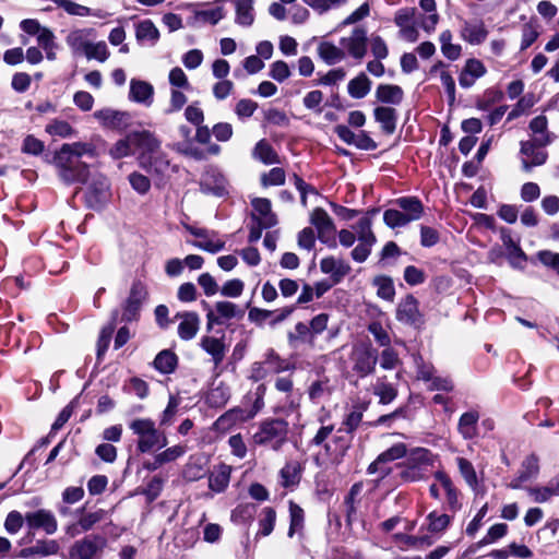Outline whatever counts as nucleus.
<instances>
[{"instance_id": "nucleus-1", "label": "nucleus", "mask_w": 559, "mask_h": 559, "mask_svg": "<svg viewBox=\"0 0 559 559\" xmlns=\"http://www.w3.org/2000/svg\"><path fill=\"white\" fill-rule=\"evenodd\" d=\"M96 147L90 142H74L63 144L56 152L53 162L59 169L60 178L67 183L87 182L88 166L81 160L82 157L95 158Z\"/></svg>"}, {"instance_id": "nucleus-2", "label": "nucleus", "mask_w": 559, "mask_h": 559, "mask_svg": "<svg viewBox=\"0 0 559 559\" xmlns=\"http://www.w3.org/2000/svg\"><path fill=\"white\" fill-rule=\"evenodd\" d=\"M96 31L91 27L73 28L66 36V44L74 57L105 62L110 52L104 40L95 41Z\"/></svg>"}, {"instance_id": "nucleus-3", "label": "nucleus", "mask_w": 559, "mask_h": 559, "mask_svg": "<svg viewBox=\"0 0 559 559\" xmlns=\"http://www.w3.org/2000/svg\"><path fill=\"white\" fill-rule=\"evenodd\" d=\"M129 429L136 437V450L140 453H151L168 444L164 431H160L151 418H134L129 423Z\"/></svg>"}, {"instance_id": "nucleus-4", "label": "nucleus", "mask_w": 559, "mask_h": 559, "mask_svg": "<svg viewBox=\"0 0 559 559\" xmlns=\"http://www.w3.org/2000/svg\"><path fill=\"white\" fill-rule=\"evenodd\" d=\"M155 144L140 152V166L148 174L156 177V183L163 182L171 174L177 171V166L171 165L167 155L160 150V141L154 136Z\"/></svg>"}, {"instance_id": "nucleus-5", "label": "nucleus", "mask_w": 559, "mask_h": 559, "mask_svg": "<svg viewBox=\"0 0 559 559\" xmlns=\"http://www.w3.org/2000/svg\"><path fill=\"white\" fill-rule=\"evenodd\" d=\"M397 209H389L383 214V221L390 228L403 227L418 221L424 213L423 203L415 197H403L395 200Z\"/></svg>"}, {"instance_id": "nucleus-6", "label": "nucleus", "mask_w": 559, "mask_h": 559, "mask_svg": "<svg viewBox=\"0 0 559 559\" xmlns=\"http://www.w3.org/2000/svg\"><path fill=\"white\" fill-rule=\"evenodd\" d=\"M288 425L283 419H271L261 423L252 440L255 445L280 450L287 439Z\"/></svg>"}, {"instance_id": "nucleus-7", "label": "nucleus", "mask_w": 559, "mask_h": 559, "mask_svg": "<svg viewBox=\"0 0 559 559\" xmlns=\"http://www.w3.org/2000/svg\"><path fill=\"white\" fill-rule=\"evenodd\" d=\"M154 144V135L148 131L132 132L126 138L117 141L110 147L109 155L115 159H120L131 155L133 146H136L140 152H142L143 148L151 150L150 147H152Z\"/></svg>"}, {"instance_id": "nucleus-8", "label": "nucleus", "mask_w": 559, "mask_h": 559, "mask_svg": "<svg viewBox=\"0 0 559 559\" xmlns=\"http://www.w3.org/2000/svg\"><path fill=\"white\" fill-rule=\"evenodd\" d=\"M186 229L195 238L194 240H188V242L200 250L214 254L225 248V239L215 230L198 228L190 225H187Z\"/></svg>"}, {"instance_id": "nucleus-9", "label": "nucleus", "mask_w": 559, "mask_h": 559, "mask_svg": "<svg viewBox=\"0 0 559 559\" xmlns=\"http://www.w3.org/2000/svg\"><path fill=\"white\" fill-rule=\"evenodd\" d=\"M340 45L345 51V56L348 55L360 61L367 53L368 36L366 28L355 27L349 35L341 38Z\"/></svg>"}, {"instance_id": "nucleus-10", "label": "nucleus", "mask_w": 559, "mask_h": 559, "mask_svg": "<svg viewBox=\"0 0 559 559\" xmlns=\"http://www.w3.org/2000/svg\"><path fill=\"white\" fill-rule=\"evenodd\" d=\"M350 360L353 362V370L360 377L371 373L377 364L376 355L370 345L366 343H358L353 346Z\"/></svg>"}, {"instance_id": "nucleus-11", "label": "nucleus", "mask_w": 559, "mask_h": 559, "mask_svg": "<svg viewBox=\"0 0 559 559\" xmlns=\"http://www.w3.org/2000/svg\"><path fill=\"white\" fill-rule=\"evenodd\" d=\"M243 310L230 301L222 300L214 304L212 309L206 313L207 329H212L214 324H223L228 320L241 318Z\"/></svg>"}, {"instance_id": "nucleus-12", "label": "nucleus", "mask_w": 559, "mask_h": 559, "mask_svg": "<svg viewBox=\"0 0 559 559\" xmlns=\"http://www.w3.org/2000/svg\"><path fill=\"white\" fill-rule=\"evenodd\" d=\"M536 142L522 141L520 147V158L522 169L525 173L532 171L536 166H542L547 160V153L540 148Z\"/></svg>"}, {"instance_id": "nucleus-13", "label": "nucleus", "mask_w": 559, "mask_h": 559, "mask_svg": "<svg viewBox=\"0 0 559 559\" xmlns=\"http://www.w3.org/2000/svg\"><path fill=\"white\" fill-rule=\"evenodd\" d=\"M146 297V286L142 282H134L123 307L122 319L128 322L136 320L141 306L145 301Z\"/></svg>"}, {"instance_id": "nucleus-14", "label": "nucleus", "mask_w": 559, "mask_h": 559, "mask_svg": "<svg viewBox=\"0 0 559 559\" xmlns=\"http://www.w3.org/2000/svg\"><path fill=\"white\" fill-rule=\"evenodd\" d=\"M25 521L31 530L40 528L48 535L55 534L58 528L56 516L45 509L26 513Z\"/></svg>"}, {"instance_id": "nucleus-15", "label": "nucleus", "mask_w": 559, "mask_h": 559, "mask_svg": "<svg viewBox=\"0 0 559 559\" xmlns=\"http://www.w3.org/2000/svg\"><path fill=\"white\" fill-rule=\"evenodd\" d=\"M337 136L346 144L354 145L360 150H374L376 142L364 131L353 132L348 127L338 124L334 129Z\"/></svg>"}, {"instance_id": "nucleus-16", "label": "nucleus", "mask_w": 559, "mask_h": 559, "mask_svg": "<svg viewBox=\"0 0 559 559\" xmlns=\"http://www.w3.org/2000/svg\"><path fill=\"white\" fill-rule=\"evenodd\" d=\"M95 119L104 127L115 130H123L129 126V115L110 108H104L94 112Z\"/></svg>"}, {"instance_id": "nucleus-17", "label": "nucleus", "mask_w": 559, "mask_h": 559, "mask_svg": "<svg viewBox=\"0 0 559 559\" xmlns=\"http://www.w3.org/2000/svg\"><path fill=\"white\" fill-rule=\"evenodd\" d=\"M310 223L316 227L318 238L322 242H328V240L333 237L335 233V225L326 211L322 207H316L311 212Z\"/></svg>"}, {"instance_id": "nucleus-18", "label": "nucleus", "mask_w": 559, "mask_h": 559, "mask_svg": "<svg viewBox=\"0 0 559 559\" xmlns=\"http://www.w3.org/2000/svg\"><path fill=\"white\" fill-rule=\"evenodd\" d=\"M396 319L409 325H417L421 322V314L418 309L417 299L407 295L397 306L396 309Z\"/></svg>"}, {"instance_id": "nucleus-19", "label": "nucleus", "mask_w": 559, "mask_h": 559, "mask_svg": "<svg viewBox=\"0 0 559 559\" xmlns=\"http://www.w3.org/2000/svg\"><path fill=\"white\" fill-rule=\"evenodd\" d=\"M322 273L330 275L333 284L340 283L349 272V264L335 257L323 258L320 262Z\"/></svg>"}, {"instance_id": "nucleus-20", "label": "nucleus", "mask_w": 559, "mask_h": 559, "mask_svg": "<svg viewBox=\"0 0 559 559\" xmlns=\"http://www.w3.org/2000/svg\"><path fill=\"white\" fill-rule=\"evenodd\" d=\"M253 207V218L264 228H271L277 224V217L272 212L271 201L265 198H255L251 202Z\"/></svg>"}, {"instance_id": "nucleus-21", "label": "nucleus", "mask_w": 559, "mask_h": 559, "mask_svg": "<svg viewBox=\"0 0 559 559\" xmlns=\"http://www.w3.org/2000/svg\"><path fill=\"white\" fill-rule=\"evenodd\" d=\"M105 545V539L99 536L86 537L74 544L71 555L80 559H92Z\"/></svg>"}, {"instance_id": "nucleus-22", "label": "nucleus", "mask_w": 559, "mask_h": 559, "mask_svg": "<svg viewBox=\"0 0 559 559\" xmlns=\"http://www.w3.org/2000/svg\"><path fill=\"white\" fill-rule=\"evenodd\" d=\"M486 68L477 59H468L460 73L459 83L463 88L473 86L477 79L484 76Z\"/></svg>"}, {"instance_id": "nucleus-23", "label": "nucleus", "mask_w": 559, "mask_h": 559, "mask_svg": "<svg viewBox=\"0 0 559 559\" xmlns=\"http://www.w3.org/2000/svg\"><path fill=\"white\" fill-rule=\"evenodd\" d=\"M255 414L257 411H243L241 408H234L219 416L215 421V427L217 430L225 431L237 423H243L253 418Z\"/></svg>"}, {"instance_id": "nucleus-24", "label": "nucleus", "mask_w": 559, "mask_h": 559, "mask_svg": "<svg viewBox=\"0 0 559 559\" xmlns=\"http://www.w3.org/2000/svg\"><path fill=\"white\" fill-rule=\"evenodd\" d=\"M154 87L146 81L132 79L130 81L129 97L132 102L151 106L153 103Z\"/></svg>"}, {"instance_id": "nucleus-25", "label": "nucleus", "mask_w": 559, "mask_h": 559, "mask_svg": "<svg viewBox=\"0 0 559 559\" xmlns=\"http://www.w3.org/2000/svg\"><path fill=\"white\" fill-rule=\"evenodd\" d=\"M59 550V545L53 539H41L37 540L36 544L32 547H26L20 550V558H35V557H47L50 555H56Z\"/></svg>"}, {"instance_id": "nucleus-26", "label": "nucleus", "mask_w": 559, "mask_h": 559, "mask_svg": "<svg viewBox=\"0 0 559 559\" xmlns=\"http://www.w3.org/2000/svg\"><path fill=\"white\" fill-rule=\"evenodd\" d=\"M354 436L344 428H338L331 443L325 444L326 452L335 455L336 457H344L352 445Z\"/></svg>"}, {"instance_id": "nucleus-27", "label": "nucleus", "mask_w": 559, "mask_h": 559, "mask_svg": "<svg viewBox=\"0 0 559 559\" xmlns=\"http://www.w3.org/2000/svg\"><path fill=\"white\" fill-rule=\"evenodd\" d=\"M530 130L532 131V142H536L538 146H546L551 143L552 136L548 131V120L546 116L539 115L533 118L530 122Z\"/></svg>"}, {"instance_id": "nucleus-28", "label": "nucleus", "mask_w": 559, "mask_h": 559, "mask_svg": "<svg viewBox=\"0 0 559 559\" xmlns=\"http://www.w3.org/2000/svg\"><path fill=\"white\" fill-rule=\"evenodd\" d=\"M177 318L181 319L178 326V335L181 340H192L200 329V318L195 312L178 313Z\"/></svg>"}, {"instance_id": "nucleus-29", "label": "nucleus", "mask_w": 559, "mask_h": 559, "mask_svg": "<svg viewBox=\"0 0 559 559\" xmlns=\"http://www.w3.org/2000/svg\"><path fill=\"white\" fill-rule=\"evenodd\" d=\"M406 452L407 450L404 443L392 445L390 449L379 454L378 457L368 466V474L374 475L378 472L379 465L401 459L406 455Z\"/></svg>"}, {"instance_id": "nucleus-30", "label": "nucleus", "mask_w": 559, "mask_h": 559, "mask_svg": "<svg viewBox=\"0 0 559 559\" xmlns=\"http://www.w3.org/2000/svg\"><path fill=\"white\" fill-rule=\"evenodd\" d=\"M201 347L212 357L215 366L222 364L226 355V346L222 338L213 336H203L200 343Z\"/></svg>"}, {"instance_id": "nucleus-31", "label": "nucleus", "mask_w": 559, "mask_h": 559, "mask_svg": "<svg viewBox=\"0 0 559 559\" xmlns=\"http://www.w3.org/2000/svg\"><path fill=\"white\" fill-rule=\"evenodd\" d=\"M230 466L221 464L211 473L209 477V487L215 492H223L230 480Z\"/></svg>"}, {"instance_id": "nucleus-32", "label": "nucleus", "mask_w": 559, "mask_h": 559, "mask_svg": "<svg viewBox=\"0 0 559 559\" xmlns=\"http://www.w3.org/2000/svg\"><path fill=\"white\" fill-rule=\"evenodd\" d=\"M478 419L479 414L475 411L466 412L461 415L457 424V430L464 439L468 440L477 436Z\"/></svg>"}, {"instance_id": "nucleus-33", "label": "nucleus", "mask_w": 559, "mask_h": 559, "mask_svg": "<svg viewBox=\"0 0 559 559\" xmlns=\"http://www.w3.org/2000/svg\"><path fill=\"white\" fill-rule=\"evenodd\" d=\"M376 213V210L368 212L362 216L357 224L353 226L354 233L359 242L376 243V236L371 229L372 218L371 214Z\"/></svg>"}, {"instance_id": "nucleus-34", "label": "nucleus", "mask_w": 559, "mask_h": 559, "mask_svg": "<svg viewBox=\"0 0 559 559\" xmlns=\"http://www.w3.org/2000/svg\"><path fill=\"white\" fill-rule=\"evenodd\" d=\"M318 55L326 64H335L345 59V51L331 41H321L318 45Z\"/></svg>"}, {"instance_id": "nucleus-35", "label": "nucleus", "mask_w": 559, "mask_h": 559, "mask_svg": "<svg viewBox=\"0 0 559 559\" xmlns=\"http://www.w3.org/2000/svg\"><path fill=\"white\" fill-rule=\"evenodd\" d=\"M374 119L381 124L386 134H392L396 129V110L391 107H377L373 111Z\"/></svg>"}, {"instance_id": "nucleus-36", "label": "nucleus", "mask_w": 559, "mask_h": 559, "mask_svg": "<svg viewBox=\"0 0 559 559\" xmlns=\"http://www.w3.org/2000/svg\"><path fill=\"white\" fill-rule=\"evenodd\" d=\"M419 5L425 12L428 13V15L421 17L419 25L425 32L431 33L435 31L436 25L439 22V15L437 13L436 1L435 0H420Z\"/></svg>"}, {"instance_id": "nucleus-37", "label": "nucleus", "mask_w": 559, "mask_h": 559, "mask_svg": "<svg viewBox=\"0 0 559 559\" xmlns=\"http://www.w3.org/2000/svg\"><path fill=\"white\" fill-rule=\"evenodd\" d=\"M403 90L397 85L381 84L377 87L376 97L378 100L397 105L403 99Z\"/></svg>"}, {"instance_id": "nucleus-38", "label": "nucleus", "mask_w": 559, "mask_h": 559, "mask_svg": "<svg viewBox=\"0 0 559 559\" xmlns=\"http://www.w3.org/2000/svg\"><path fill=\"white\" fill-rule=\"evenodd\" d=\"M488 35V32L483 23L468 24L466 23L462 28L461 36L463 39L472 45L481 44Z\"/></svg>"}, {"instance_id": "nucleus-39", "label": "nucleus", "mask_w": 559, "mask_h": 559, "mask_svg": "<svg viewBox=\"0 0 559 559\" xmlns=\"http://www.w3.org/2000/svg\"><path fill=\"white\" fill-rule=\"evenodd\" d=\"M371 88V81L368 79V76L365 73H360L356 78L352 79L348 82V94L353 98H362L365 97Z\"/></svg>"}, {"instance_id": "nucleus-40", "label": "nucleus", "mask_w": 559, "mask_h": 559, "mask_svg": "<svg viewBox=\"0 0 559 559\" xmlns=\"http://www.w3.org/2000/svg\"><path fill=\"white\" fill-rule=\"evenodd\" d=\"M225 16L224 8L214 5L209 9L194 11V20L198 23H209L215 25Z\"/></svg>"}, {"instance_id": "nucleus-41", "label": "nucleus", "mask_w": 559, "mask_h": 559, "mask_svg": "<svg viewBox=\"0 0 559 559\" xmlns=\"http://www.w3.org/2000/svg\"><path fill=\"white\" fill-rule=\"evenodd\" d=\"M373 394L379 397L381 404H389L396 397L397 390L393 384L388 383L384 378H380L373 385Z\"/></svg>"}, {"instance_id": "nucleus-42", "label": "nucleus", "mask_w": 559, "mask_h": 559, "mask_svg": "<svg viewBox=\"0 0 559 559\" xmlns=\"http://www.w3.org/2000/svg\"><path fill=\"white\" fill-rule=\"evenodd\" d=\"M135 37L138 40L155 44L159 38V32L152 21L144 20L136 25Z\"/></svg>"}, {"instance_id": "nucleus-43", "label": "nucleus", "mask_w": 559, "mask_h": 559, "mask_svg": "<svg viewBox=\"0 0 559 559\" xmlns=\"http://www.w3.org/2000/svg\"><path fill=\"white\" fill-rule=\"evenodd\" d=\"M253 157L266 165L278 163L276 152L265 140H261L255 144Z\"/></svg>"}, {"instance_id": "nucleus-44", "label": "nucleus", "mask_w": 559, "mask_h": 559, "mask_svg": "<svg viewBox=\"0 0 559 559\" xmlns=\"http://www.w3.org/2000/svg\"><path fill=\"white\" fill-rule=\"evenodd\" d=\"M206 473V468L202 459L191 456L183 468V477L189 481H195L202 478Z\"/></svg>"}, {"instance_id": "nucleus-45", "label": "nucleus", "mask_w": 559, "mask_h": 559, "mask_svg": "<svg viewBox=\"0 0 559 559\" xmlns=\"http://www.w3.org/2000/svg\"><path fill=\"white\" fill-rule=\"evenodd\" d=\"M252 0H236V22L249 26L253 22Z\"/></svg>"}, {"instance_id": "nucleus-46", "label": "nucleus", "mask_w": 559, "mask_h": 559, "mask_svg": "<svg viewBox=\"0 0 559 559\" xmlns=\"http://www.w3.org/2000/svg\"><path fill=\"white\" fill-rule=\"evenodd\" d=\"M501 240L508 250L510 261L513 265L518 262L525 261V253L522 251L520 246L514 242L509 231H501Z\"/></svg>"}, {"instance_id": "nucleus-47", "label": "nucleus", "mask_w": 559, "mask_h": 559, "mask_svg": "<svg viewBox=\"0 0 559 559\" xmlns=\"http://www.w3.org/2000/svg\"><path fill=\"white\" fill-rule=\"evenodd\" d=\"M45 131L52 136L60 138H72L76 134V131L64 120L55 119L50 121L46 127Z\"/></svg>"}, {"instance_id": "nucleus-48", "label": "nucleus", "mask_w": 559, "mask_h": 559, "mask_svg": "<svg viewBox=\"0 0 559 559\" xmlns=\"http://www.w3.org/2000/svg\"><path fill=\"white\" fill-rule=\"evenodd\" d=\"M456 463L459 467V472L465 483L472 488L475 489L478 486V479L476 471L473 464L465 457H456Z\"/></svg>"}, {"instance_id": "nucleus-49", "label": "nucleus", "mask_w": 559, "mask_h": 559, "mask_svg": "<svg viewBox=\"0 0 559 559\" xmlns=\"http://www.w3.org/2000/svg\"><path fill=\"white\" fill-rule=\"evenodd\" d=\"M154 366L163 373H170L176 369L177 356L170 350H163L156 356Z\"/></svg>"}, {"instance_id": "nucleus-50", "label": "nucleus", "mask_w": 559, "mask_h": 559, "mask_svg": "<svg viewBox=\"0 0 559 559\" xmlns=\"http://www.w3.org/2000/svg\"><path fill=\"white\" fill-rule=\"evenodd\" d=\"M53 3L58 7L63 9L68 14L70 15H76V16H88V15H95L99 16V14H95L92 12V10L85 5L79 4L76 2H73L71 0H52Z\"/></svg>"}, {"instance_id": "nucleus-51", "label": "nucleus", "mask_w": 559, "mask_h": 559, "mask_svg": "<svg viewBox=\"0 0 559 559\" xmlns=\"http://www.w3.org/2000/svg\"><path fill=\"white\" fill-rule=\"evenodd\" d=\"M276 512L274 511V509L270 507L264 508L261 512V519L259 521L260 528L258 535L269 536L274 530Z\"/></svg>"}, {"instance_id": "nucleus-52", "label": "nucleus", "mask_w": 559, "mask_h": 559, "mask_svg": "<svg viewBox=\"0 0 559 559\" xmlns=\"http://www.w3.org/2000/svg\"><path fill=\"white\" fill-rule=\"evenodd\" d=\"M373 285L377 287V295L385 300H393L395 289L393 282L388 276H378L373 280Z\"/></svg>"}, {"instance_id": "nucleus-53", "label": "nucleus", "mask_w": 559, "mask_h": 559, "mask_svg": "<svg viewBox=\"0 0 559 559\" xmlns=\"http://www.w3.org/2000/svg\"><path fill=\"white\" fill-rule=\"evenodd\" d=\"M290 525L288 536L293 537L295 533L300 532L304 527V510L295 502H289Z\"/></svg>"}, {"instance_id": "nucleus-54", "label": "nucleus", "mask_w": 559, "mask_h": 559, "mask_svg": "<svg viewBox=\"0 0 559 559\" xmlns=\"http://www.w3.org/2000/svg\"><path fill=\"white\" fill-rule=\"evenodd\" d=\"M107 516V511L98 509L93 512H86L81 515L78 525L82 531H90L95 524L104 521Z\"/></svg>"}, {"instance_id": "nucleus-55", "label": "nucleus", "mask_w": 559, "mask_h": 559, "mask_svg": "<svg viewBox=\"0 0 559 559\" xmlns=\"http://www.w3.org/2000/svg\"><path fill=\"white\" fill-rule=\"evenodd\" d=\"M282 485L284 487L295 486L300 479V468L297 463H287L281 469Z\"/></svg>"}, {"instance_id": "nucleus-56", "label": "nucleus", "mask_w": 559, "mask_h": 559, "mask_svg": "<svg viewBox=\"0 0 559 559\" xmlns=\"http://www.w3.org/2000/svg\"><path fill=\"white\" fill-rule=\"evenodd\" d=\"M428 530L432 533L443 532L450 524L451 518L445 513L430 512L427 515Z\"/></svg>"}, {"instance_id": "nucleus-57", "label": "nucleus", "mask_w": 559, "mask_h": 559, "mask_svg": "<svg viewBox=\"0 0 559 559\" xmlns=\"http://www.w3.org/2000/svg\"><path fill=\"white\" fill-rule=\"evenodd\" d=\"M539 473V461L538 457L534 454L528 455L521 465L519 474H521L522 479H532L535 478Z\"/></svg>"}, {"instance_id": "nucleus-58", "label": "nucleus", "mask_w": 559, "mask_h": 559, "mask_svg": "<svg viewBox=\"0 0 559 559\" xmlns=\"http://www.w3.org/2000/svg\"><path fill=\"white\" fill-rule=\"evenodd\" d=\"M527 493L532 498V500L536 503H544L549 501L552 497H555L552 486L550 481L545 486L538 487H527Z\"/></svg>"}, {"instance_id": "nucleus-59", "label": "nucleus", "mask_w": 559, "mask_h": 559, "mask_svg": "<svg viewBox=\"0 0 559 559\" xmlns=\"http://www.w3.org/2000/svg\"><path fill=\"white\" fill-rule=\"evenodd\" d=\"M169 83L171 88H178L182 91H190L191 85L189 83L188 76L183 72V70L179 67H176L170 70L168 75Z\"/></svg>"}, {"instance_id": "nucleus-60", "label": "nucleus", "mask_w": 559, "mask_h": 559, "mask_svg": "<svg viewBox=\"0 0 559 559\" xmlns=\"http://www.w3.org/2000/svg\"><path fill=\"white\" fill-rule=\"evenodd\" d=\"M431 453L426 449H416L407 457V464L425 468L431 465Z\"/></svg>"}, {"instance_id": "nucleus-61", "label": "nucleus", "mask_w": 559, "mask_h": 559, "mask_svg": "<svg viewBox=\"0 0 559 559\" xmlns=\"http://www.w3.org/2000/svg\"><path fill=\"white\" fill-rule=\"evenodd\" d=\"M401 365L399 354L389 346H386L380 355V366L385 370H391Z\"/></svg>"}, {"instance_id": "nucleus-62", "label": "nucleus", "mask_w": 559, "mask_h": 559, "mask_svg": "<svg viewBox=\"0 0 559 559\" xmlns=\"http://www.w3.org/2000/svg\"><path fill=\"white\" fill-rule=\"evenodd\" d=\"M129 182L133 190L140 194H146L151 189L150 179L141 173L134 171L129 175Z\"/></svg>"}, {"instance_id": "nucleus-63", "label": "nucleus", "mask_w": 559, "mask_h": 559, "mask_svg": "<svg viewBox=\"0 0 559 559\" xmlns=\"http://www.w3.org/2000/svg\"><path fill=\"white\" fill-rule=\"evenodd\" d=\"M245 289V283L239 278L229 280L224 283L221 288V294L224 297L237 298L241 296Z\"/></svg>"}, {"instance_id": "nucleus-64", "label": "nucleus", "mask_w": 559, "mask_h": 559, "mask_svg": "<svg viewBox=\"0 0 559 559\" xmlns=\"http://www.w3.org/2000/svg\"><path fill=\"white\" fill-rule=\"evenodd\" d=\"M290 74L292 72L288 64L283 60H277L270 66L269 75L280 83L287 80Z\"/></svg>"}]
</instances>
